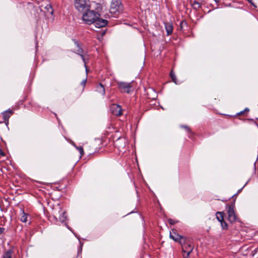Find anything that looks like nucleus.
<instances>
[{"label":"nucleus","instance_id":"nucleus-15","mask_svg":"<svg viewBox=\"0 0 258 258\" xmlns=\"http://www.w3.org/2000/svg\"><path fill=\"white\" fill-rule=\"evenodd\" d=\"M13 251L12 249L7 250L3 254V258H12Z\"/></svg>","mask_w":258,"mask_h":258},{"label":"nucleus","instance_id":"nucleus-18","mask_svg":"<svg viewBox=\"0 0 258 258\" xmlns=\"http://www.w3.org/2000/svg\"><path fill=\"white\" fill-rule=\"evenodd\" d=\"M249 111V108H245L243 111H241L237 113L234 116V117L238 116H240V115H245V114L248 113Z\"/></svg>","mask_w":258,"mask_h":258},{"label":"nucleus","instance_id":"nucleus-17","mask_svg":"<svg viewBox=\"0 0 258 258\" xmlns=\"http://www.w3.org/2000/svg\"><path fill=\"white\" fill-rule=\"evenodd\" d=\"M191 6L194 9L197 10L201 8V4L198 2L194 1L191 2Z\"/></svg>","mask_w":258,"mask_h":258},{"label":"nucleus","instance_id":"nucleus-10","mask_svg":"<svg viewBox=\"0 0 258 258\" xmlns=\"http://www.w3.org/2000/svg\"><path fill=\"white\" fill-rule=\"evenodd\" d=\"M13 113V111L11 109H8L2 113L3 118L4 121L7 122V123H8L9 119L11 115H12Z\"/></svg>","mask_w":258,"mask_h":258},{"label":"nucleus","instance_id":"nucleus-12","mask_svg":"<svg viewBox=\"0 0 258 258\" xmlns=\"http://www.w3.org/2000/svg\"><path fill=\"white\" fill-rule=\"evenodd\" d=\"M96 91L99 93L102 96H104L105 94L104 87L101 83H99L96 85Z\"/></svg>","mask_w":258,"mask_h":258},{"label":"nucleus","instance_id":"nucleus-21","mask_svg":"<svg viewBox=\"0 0 258 258\" xmlns=\"http://www.w3.org/2000/svg\"><path fill=\"white\" fill-rule=\"evenodd\" d=\"M221 227L223 230H227L228 226L227 222L224 220L220 222Z\"/></svg>","mask_w":258,"mask_h":258},{"label":"nucleus","instance_id":"nucleus-31","mask_svg":"<svg viewBox=\"0 0 258 258\" xmlns=\"http://www.w3.org/2000/svg\"><path fill=\"white\" fill-rule=\"evenodd\" d=\"M216 3H218L219 2H220V1L221 0H214Z\"/></svg>","mask_w":258,"mask_h":258},{"label":"nucleus","instance_id":"nucleus-19","mask_svg":"<svg viewBox=\"0 0 258 258\" xmlns=\"http://www.w3.org/2000/svg\"><path fill=\"white\" fill-rule=\"evenodd\" d=\"M187 27V24L185 21L183 20L180 22V29L181 30L184 31L185 30V28Z\"/></svg>","mask_w":258,"mask_h":258},{"label":"nucleus","instance_id":"nucleus-8","mask_svg":"<svg viewBox=\"0 0 258 258\" xmlns=\"http://www.w3.org/2000/svg\"><path fill=\"white\" fill-rule=\"evenodd\" d=\"M185 237L179 235L176 232V230L175 229H172V231L170 233V238L172 239L175 242L179 243L181 240H183Z\"/></svg>","mask_w":258,"mask_h":258},{"label":"nucleus","instance_id":"nucleus-24","mask_svg":"<svg viewBox=\"0 0 258 258\" xmlns=\"http://www.w3.org/2000/svg\"><path fill=\"white\" fill-rule=\"evenodd\" d=\"M46 8H47L49 11V10H50V13L51 14H52V13H53V9L52 8V7H51V5H47L46 7Z\"/></svg>","mask_w":258,"mask_h":258},{"label":"nucleus","instance_id":"nucleus-6","mask_svg":"<svg viewBox=\"0 0 258 258\" xmlns=\"http://www.w3.org/2000/svg\"><path fill=\"white\" fill-rule=\"evenodd\" d=\"M73 41H74L75 44L76 46V49H75V50L74 51V52L76 54L79 55L81 57L84 63L85 67H86V64L88 62L89 59H86V53H85L83 49L80 46L79 41H77L75 39H73Z\"/></svg>","mask_w":258,"mask_h":258},{"label":"nucleus","instance_id":"nucleus-26","mask_svg":"<svg viewBox=\"0 0 258 258\" xmlns=\"http://www.w3.org/2000/svg\"><path fill=\"white\" fill-rule=\"evenodd\" d=\"M86 83V79H84L81 82V84L82 85L83 88L85 86Z\"/></svg>","mask_w":258,"mask_h":258},{"label":"nucleus","instance_id":"nucleus-1","mask_svg":"<svg viewBox=\"0 0 258 258\" xmlns=\"http://www.w3.org/2000/svg\"><path fill=\"white\" fill-rule=\"evenodd\" d=\"M100 14L93 10H86L83 15L82 19L85 23L88 25L94 24L96 27H105L108 23L106 20L100 18Z\"/></svg>","mask_w":258,"mask_h":258},{"label":"nucleus","instance_id":"nucleus-5","mask_svg":"<svg viewBox=\"0 0 258 258\" xmlns=\"http://www.w3.org/2000/svg\"><path fill=\"white\" fill-rule=\"evenodd\" d=\"M228 206L227 213L228 215V220L231 223H234L239 220L236 214L234 204H230Z\"/></svg>","mask_w":258,"mask_h":258},{"label":"nucleus","instance_id":"nucleus-4","mask_svg":"<svg viewBox=\"0 0 258 258\" xmlns=\"http://www.w3.org/2000/svg\"><path fill=\"white\" fill-rule=\"evenodd\" d=\"M74 5L76 9L80 12L88 10L91 7L89 0H74Z\"/></svg>","mask_w":258,"mask_h":258},{"label":"nucleus","instance_id":"nucleus-28","mask_svg":"<svg viewBox=\"0 0 258 258\" xmlns=\"http://www.w3.org/2000/svg\"><path fill=\"white\" fill-rule=\"evenodd\" d=\"M5 231V228L3 227L0 228V234H2Z\"/></svg>","mask_w":258,"mask_h":258},{"label":"nucleus","instance_id":"nucleus-14","mask_svg":"<svg viewBox=\"0 0 258 258\" xmlns=\"http://www.w3.org/2000/svg\"><path fill=\"white\" fill-rule=\"evenodd\" d=\"M180 127L184 128L187 133L189 134L188 137L191 138L194 135V133L191 131L189 126L186 125H181Z\"/></svg>","mask_w":258,"mask_h":258},{"label":"nucleus","instance_id":"nucleus-13","mask_svg":"<svg viewBox=\"0 0 258 258\" xmlns=\"http://www.w3.org/2000/svg\"><path fill=\"white\" fill-rule=\"evenodd\" d=\"M30 217L28 214L24 212V210L22 211V215L20 218V221L23 223H27L28 221V218Z\"/></svg>","mask_w":258,"mask_h":258},{"label":"nucleus","instance_id":"nucleus-9","mask_svg":"<svg viewBox=\"0 0 258 258\" xmlns=\"http://www.w3.org/2000/svg\"><path fill=\"white\" fill-rule=\"evenodd\" d=\"M110 110L112 114L116 116H120L122 114L121 106L116 104L111 105Z\"/></svg>","mask_w":258,"mask_h":258},{"label":"nucleus","instance_id":"nucleus-30","mask_svg":"<svg viewBox=\"0 0 258 258\" xmlns=\"http://www.w3.org/2000/svg\"><path fill=\"white\" fill-rule=\"evenodd\" d=\"M247 1H248V2L249 3L251 4H252V5H253L255 7H256V6H254V4L252 3V0H247Z\"/></svg>","mask_w":258,"mask_h":258},{"label":"nucleus","instance_id":"nucleus-27","mask_svg":"<svg viewBox=\"0 0 258 258\" xmlns=\"http://www.w3.org/2000/svg\"><path fill=\"white\" fill-rule=\"evenodd\" d=\"M0 155H2V156H5V153L3 151V150L2 149H1V148H0Z\"/></svg>","mask_w":258,"mask_h":258},{"label":"nucleus","instance_id":"nucleus-2","mask_svg":"<svg viewBox=\"0 0 258 258\" xmlns=\"http://www.w3.org/2000/svg\"><path fill=\"white\" fill-rule=\"evenodd\" d=\"M179 244L181 246L182 257L189 258L194 249L192 239L185 237L183 240H181V241H180Z\"/></svg>","mask_w":258,"mask_h":258},{"label":"nucleus","instance_id":"nucleus-7","mask_svg":"<svg viewBox=\"0 0 258 258\" xmlns=\"http://www.w3.org/2000/svg\"><path fill=\"white\" fill-rule=\"evenodd\" d=\"M118 87L121 92L129 93L132 88V84L126 82H119L117 83Z\"/></svg>","mask_w":258,"mask_h":258},{"label":"nucleus","instance_id":"nucleus-16","mask_svg":"<svg viewBox=\"0 0 258 258\" xmlns=\"http://www.w3.org/2000/svg\"><path fill=\"white\" fill-rule=\"evenodd\" d=\"M216 218L217 220L221 222L224 220V213L222 212H217L216 213Z\"/></svg>","mask_w":258,"mask_h":258},{"label":"nucleus","instance_id":"nucleus-20","mask_svg":"<svg viewBox=\"0 0 258 258\" xmlns=\"http://www.w3.org/2000/svg\"><path fill=\"white\" fill-rule=\"evenodd\" d=\"M170 77L172 80V81L175 83L176 84H178V82L177 81L176 77L174 73H173V71H171L170 73Z\"/></svg>","mask_w":258,"mask_h":258},{"label":"nucleus","instance_id":"nucleus-3","mask_svg":"<svg viewBox=\"0 0 258 258\" xmlns=\"http://www.w3.org/2000/svg\"><path fill=\"white\" fill-rule=\"evenodd\" d=\"M123 11V6L121 0H112L110 4L109 12L116 17Z\"/></svg>","mask_w":258,"mask_h":258},{"label":"nucleus","instance_id":"nucleus-22","mask_svg":"<svg viewBox=\"0 0 258 258\" xmlns=\"http://www.w3.org/2000/svg\"><path fill=\"white\" fill-rule=\"evenodd\" d=\"M77 150L79 151L81 156H83L84 154L83 148L82 146L76 147Z\"/></svg>","mask_w":258,"mask_h":258},{"label":"nucleus","instance_id":"nucleus-25","mask_svg":"<svg viewBox=\"0 0 258 258\" xmlns=\"http://www.w3.org/2000/svg\"><path fill=\"white\" fill-rule=\"evenodd\" d=\"M66 212H63L62 214V216L61 217L60 219L62 220V221H64L66 219Z\"/></svg>","mask_w":258,"mask_h":258},{"label":"nucleus","instance_id":"nucleus-11","mask_svg":"<svg viewBox=\"0 0 258 258\" xmlns=\"http://www.w3.org/2000/svg\"><path fill=\"white\" fill-rule=\"evenodd\" d=\"M165 28L167 35H171L173 32V25L170 22H164Z\"/></svg>","mask_w":258,"mask_h":258},{"label":"nucleus","instance_id":"nucleus-29","mask_svg":"<svg viewBox=\"0 0 258 258\" xmlns=\"http://www.w3.org/2000/svg\"><path fill=\"white\" fill-rule=\"evenodd\" d=\"M242 189V188L239 189V190H238V191H237V194H236L235 195H234L233 196V197H234V196H236L237 194H239V193L241 191Z\"/></svg>","mask_w":258,"mask_h":258},{"label":"nucleus","instance_id":"nucleus-23","mask_svg":"<svg viewBox=\"0 0 258 258\" xmlns=\"http://www.w3.org/2000/svg\"><path fill=\"white\" fill-rule=\"evenodd\" d=\"M168 222L169 223V224L173 225L177 222V221H175V220L172 219H168Z\"/></svg>","mask_w":258,"mask_h":258}]
</instances>
